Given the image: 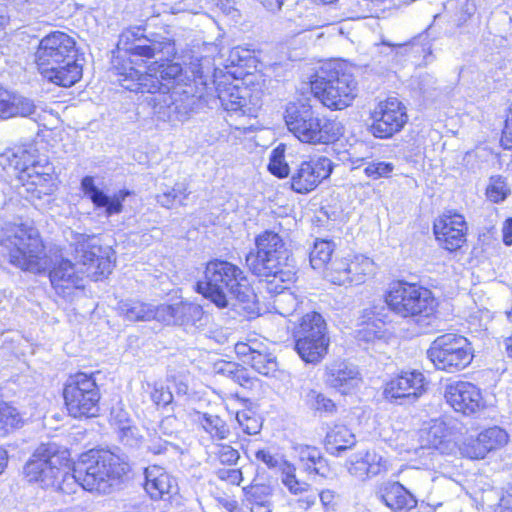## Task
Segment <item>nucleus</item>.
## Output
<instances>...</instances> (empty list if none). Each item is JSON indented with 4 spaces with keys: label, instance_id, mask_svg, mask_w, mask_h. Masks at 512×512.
Masks as SVG:
<instances>
[{
    "label": "nucleus",
    "instance_id": "obj_1",
    "mask_svg": "<svg viewBox=\"0 0 512 512\" xmlns=\"http://www.w3.org/2000/svg\"><path fill=\"white\" fill-rule=\"evenodd\" d=\"M119 50L129 54L128 61L114 66L117 82L135 93L169 91V84L182 76V66L171 61L176 55L175 42L168 34H145L142 27H130L120 35Z\"/></svg>",
    "mask_w": 512,
    "mask_h": 512
},
{
    "label": "nucleus",
    "instance_id": "obj_2",
    "mask_svg": "<svg viewBox=\"0 0 512 512\" xmlns=\"http://www.w3.org/2000/svg\"><path fill=\"white\" fill-rule=\"evenodd\" d=\"M128 471L129 464L111 451L90 450L80 455L64 479L62 493L72 494L81 487L89 492L109 494Z\"/></svg>",
    "mask_w": 512,
    "mask_h": 512
},
{
    "label": "nucleus",
    "instance_id": "obj_3",
    "mask_svg": "<svg viewBox=\"0 0 512 512\" xmlns=\"http://www.w3.org/2000/svg\"><path fill=\"white\" fill-rule=\"evenodd\" d=\"M35 63L43 78L59 86L70 87L82 75L77 63L76 42L61 31L51 32L39 41Z\"/></svg>",
    "mask_w": 512,
    "mask_h": 512
},
{
    "label": "nucleus",
    "instance_id": "obj_4",
    "mask_svg": "<svg viewBox=\"0 0 512 512\" xmlns=\"http://www.w3.org/2000/svg\"><path fill=\"white\" fill-rule=\"evenodd\" d=\"M196 290L218 308L228 307L230 299L250 303L255 297L244 271L222 259H213L206 264L204 279L196 283Z\"/></svg>",
    "mask_w": 512,
    "mask_h": 512
},
{
    "label": "nucleus",
    "instance_id": "obj_5",
    "mask_svg": "<svg viewBox=\"0 0 512 512\" xmlns=\"http://www.w3.org/2000/svg\"><path fill=\"white\" fill-rule=\"evenodd\" d=\"M100 246L81 243L76 248V263L61 259L54 263L49 272L51 285L58 295L66 297L75 288H80L83 276L94 281L107 276L112 270V262L107 255H102Z\"/></svg>",
    "mask_w": 512,
    "mask_h": 512
},
{
    "label": "nucleus",
    "instance_id": "obj_6",
    "mask_svg": "<svg viewBox=\"0 0 512 512\" xmlns=\"http://www.w3.org/2000/svg\"><path fill=\"white\" fill-rule=\"evenodd\" d=\"M255 250L245 257L249 270L258 277L279 278L283 283L295 280V262L283 238L272 230L255 237Z\"/></svg>",
    "mask_w": 512,
    "mask_h": 512
},
{
    "label": "nucleus",
    "instance_id": "obj_7",
    "mask_svg": "<svg viewBox=\"0 0 512 512\" xmlns=\"http://www.w3.org/2000/svg\"><path fill=\"white\" fill-rule=\"evenodd\" d=\"M0 239V265L5 259L24 271L42 269L43 244L38 230L27 223H7Z\"/></svg>",
    "mask_w": 512,
    "mask_h": 512
},
{
    "label": "nucleus",
    "instance_id": "obj_8",
    "mask_svg": "<svg viewBox=\"0 0 512 512\" xmlns=\"http://www.w3.org/2000/svg\"><path fill=\"white\" fill-rule=\"evenodd\" d=\"M285 122L288 130L302 143L329 144L344 133L339 121L321 116L306 103L290 104L286 109Z\"/></svg>",
    "mask_w": 512,
    "mask_h": 512
},
{
    "label": "nucleus",
    "instance_id": "obj_9",
    "mask_svg": "<svg viewBox=\"0 0 512 512\" xmlns=\"http://www.w3.org/2000/svg\"><path fill=\"white\" fill-rule=\"evenodd\" d=\"M69 461L68 449L54 442L42 443L25 464L24 473L29 482L62 492L64 479L70 473Z\"/></svg>",
    "mask_w": 512,
    "mask_h": 512
},
{
    "label": "nucleus",
    "instance_id": "obj_10",
    "mask_svg": "<svg viewBox=\"0 0 512 512\" xmlns=\"http://www.w3.org/2000/svg\"><path fill=\"white\" fill-rule=\"evenodd\" d=\"M314 96L331 110H342L356 97L357 83L351 73L344 71L341 63H324L311 81Z\"/></svg>",
    "mask_w": 512,
    "mask_h": 512
},
{
    "label": "nucleus",
    "instance_id": "obj_11",
    "mask_svg": "<svg viewBox=\"0 0 512 512\" xmlns=\"http://www.w3.org/2000/svg\"><path fill=\"white\" fill-rule=\"evenodd\" d=\"M385 301L389 308L402 317H429L435 310L432 292L422 286L398 281L392 283Z\"/></svg>",
    "mask_w": 512,
    "mask_h": 512
},
{
    "label": "nucleus",
    "instance_id": "obj_12",
    "mask_svg": "<svg viewBox=\"0 0 512 512\" xmlns=\"http://www.w3.org/2000/svg\"><path fill=\"white\" fill-rule=\"evenodd\" d=\"M63 397L68 414L73 418H91L99 413L101 398L93 375L78 372L67 379Z\"/></svg>",
    "mask_w": 512,
    "mask_h": 512
},
{
    "label": "nucleus",
    "instance_id": "obj_13",
    "mask_svg": "<svg viewBox=\"0 0 512 512\" xmlns=\"http://www.w3.org/2000/svg\"><path fill=\"white\" fill-rule=\"evenodd\" d=\"M295 350L306 363H318L327 354L329 337L323 316L318 312L305 314L293 332Z\"/></svg>",
    "mask_w": 512,
    "mask_h": 512
},
{
    "label": "nucleus",
    "instance_id": "obj_14",
    "mask_svg": "<svg viewBox=\"0 0 512 512\" xmlns=\"http://www.w3.org/2000/svg\"><path fill=\"white\" fill-rule=\"evenodd\" d=\"M191 85L185 89L175 87L171 92L160 90L147 92L145 101L151 107L152 114L160 121H184L198 105L199 96L193 92Z\"/></svg>",
    "mask_w": 512,
    "mask_h": 512
},
{
    "label": "nucleus",
    "instance_id": "obj_15",
    "mask_svg": "<svg viewBox=\"0 0 512 512\" xmlns=\"http://www.w3.org/2000/svg\"><path fill=\"white\" fill-rule=\"evenodd\" d=\"M427 355L438 370L450 373L464 369L473 359L469 341L453 333L438 336L431 343Z\"/></svg>",
    "mask_w": 512,
    "mask_h": 512
},
{
    "label": "nucleus",
    "instance_id": "obj_16",
    "mask_svg": "<svg viewBox=\"0 0 512 512\" xmlns=\"http://www.w3.org/2000/svg\"><path fill=\"white\" fill-rule=\"evenodd\" d=\"M371 134L387 139L400 132L408 121L406 107L397 98L380 102L372 112Z\"/></svg>",
    "mask_w": 512,
    "mask_h": 512
},
{
    "label": "nucleus",
    "instance_id": "obj_17",
    "mask_svg": "<svg viewBox=\"0 0 512 512\" xmlns=\"http://www.w3.org/2000/svg\"><path fill=\"white\" fill-rule=\"evenodd\" d=\"M333 171L332 161L324 156L311 158L298 164L291 173L293 191L306 194L314 190Z\"/></svg>",
    "mask_w": 512,
    "mask_h": 512
},
{
    "label": "nucleus",
    "instance_id": "obj_18",
    "mask_svg": "<svg viewBox=\"0 0 512 512\" xmlns=\"http://www.w3.org/2000/svg\"><path fill=\"white\" fill-rule=\"evenodd\" d=\"M444 397L454 411L475 416L485 408L480 390L472 383L458 381L446 386Z\"/></svg>",
    "mask_w": 512,
    "mask_h": 512
},
{
    "label": "nucleus",
    "instance_id": "obj_19",
    "mask_svg": "<svg viewBox=\"0 0 512 512\" xmlns=\"http://www.w3.org/2000/svg\"><path fill=\"white\" fill-rule=\"evenodd\" d=\"M219 101L231 116L257 117L261 108V101L257 95H253L247 87L228 85L218 90Z\"/></svg>",
    "mask_w": 512,
    "mask_h": 512
},
{
    "label": "nucleus",
    "instance_id": "obj_20",
    "mask_svg": "<svg viewBox=\"0 0 512 512\" xmlns=\"http://www.w3.org/2000/svg\"><path fill=\"white\" fill-rule=\"evenodd\" d=\"M424 380V375L419 371L402 372L386 383L383 395L391 403L414 401L424 391Z\"/></svg>",
    "mask_w": 512,
    "mask_h": 512
},
{
    "label": "nucleus",
    "instance_id": "obj_21",
    "mask_svg": "<svg viewBox=\"0 0 512 512\" xmlns=\"http://www.w3.org/2000/svg\"><path fill=\"white\" fill-rule=\"evenodd\" d=\"M433 231L444 249L456 251L466 242L467 225L460 214H443L435 220Z\"/></svg>",
    "mask_w": 512,
    "mask_h": 512
},
{
    "label": "nucleus",
    "instance_id": "obj_22",
    "mask_svg": "<svg viewBox=\"0 0 512 512\" xmlns=\"http://www.w3.org/2000/svg\"><path fill=\"white\" fill-rule=\"evenodd\" d=\"M145 492L153 501H167L178 494V483L166 469L159 465H150L143 471Z\"/></svg>",
    "mask_w": 512,
    "mask_h": 512
},
{
    "label": "nucleus",
    "instance_id": "obj_23",
    "mask_svg": "<svg viewBox=\"0 0 512 512\" xmlns=\"http://www.w3.org/2000/svg\"><path fill=\"white\" fill-rule=\"evenodd\" d=\"M159 321L199 328L204 325V311L199 304L179 302L158 306Z\"/></svg>",
    "mask_w": 512,
    "mask_h": 512
},
{
    "label": "nucleus",
    "instance_id": "obj_24",
    "mask_svg": "<svg viewBox=\"0 0 512 512\" xmlns=\"http://www.w3.org/2000/svg\"><path fill=\"white\" fill-rule=\"evenodd\" d=\"M81 190L96 208L105 209V215L107 217L121 213L123 210V202L126 197L130 195L128 190H120L112 196H109L95 185L92 176L82 178Z\"/></svg>",
    "mask_w": 512,
    "mask_h": 512
},
{
    "label": "nucleus",
    "instance_id": "obj_25",
    "mask_svg": "<svg viewBox=\"0 0 512 512\" xmlns=\"http://www.w3.org/2000/svg\"><path fill=\"white\" fill-rule=\"evenodd\" d=\"M324 381L327 386L348 394L360 385L362 378L357 366L341 361L326 367Z\"/></svg>",
    "mask_w": 512,
    "mask_h": 512
},
{
    "label": "nucleus",
    "instance_id": "obj_26",
    "mask_svg": "<svg viewBox=\"0 0 512 512\" xmlns=\"http://www.w3.org/2000/svg\"><path fill=\"white\" fill-rule=\"evenodd\" d=\"M348 472L360 479L375 477L387 471V461L374 450L358 452L346 462Z\"/></svg>",
    "mask_w": 512,
    "mask_h": 512
},
{
    "label": "nucleus",
    "instance_id": "obj_27",
    "mask_svg": "<svg viewBox=\"0 0 512 512\" xmlns=\"http://www.w3.org/2000/svg\"><path fill=\"white\" fill-rule=\"evenodd\" d=\"M508 442V434L498 426L482 431L475 440L465 444L463 453L471 459H483L488 452L504 446Z\"/></svg>",
    "mask_w": 512,
    "mask_h": 512
},
{
    "label": "nucleus",
    "instance_id": "obj_28",
    "mask_svg": "<svg viewBox=\"0 0 512 512\" xmlns=\"http://www.w3.org/2000/svg\"><path fill=\"white\" fill-rule=\"evenodd\" d=\"M378 498L394 512H408L417 506L416 497L399 482L385 484Z\"/></svg>",
    "mask_w": 512,
    "mask_h": 512
},
{
    "label": "nucleus",
    "instance_id": "obj_29",
    "mask_svg": "<svg viewBox=\"0 0 512 512\" xmlns=\"http://www.w3.org/2000/svg\"><path fill=\"white\" fill-rule=\"evenodd\" d=\"M36 113L33 100L0 87V118L32 117Z\"/></svg>",
    "mask_w": 512,
    "mask_h": 512
},
{
    "label": "nucleus",
    "instance_id": "obj_30",
    "mask_svg": "<svg viewBox=\"0 0 512 512\" xmlns=\"http://www.w3.org/2000/svg\"><path fill=\"white\" fill-rule=\"evenodd\" d=\"M117 310L121 316L132 322L149 321L151 319L159 320L158 306L154 307L151 304L138 300H121L117 304Z\"/></svg>",
    "mask_w": 512,
    "mask_h": 512
},
{
    "label": "nucleus",
    "instance_id": "obj_31",
    "mask_svg": "<svg viewBox=\"0 0 512 512\" xmlns=\"http://www.w3.org/2000/svg\"><path fill=\"white\" fill-rule=\"evenodd\" d=\"M355 435L343 425L335 426L325 437V448L328 453L339 456L343 451L354 446Z\"/></svg>",
    "mask_w": 512,
    "mask_h": 512
},
{
    "label": "nucleus",
    "instance_id": "obj_32",
    "mask_svg": "<svg viewBox=\"0 0 512 512\" xmlns=\"http://www.w3.org/2000/svg\"><path fill=\"white\" fill-rule=\"evenodd\" d=\"M302 397L305 405L320 416H330L337 412L334 401L318 390L304 388Z\"/></svg>",
    "mask_w": 512,
    "mask_h": 512
},
{
    "label": "nucleus",
    "instance_id": "obj_33",
    "mask_svg": "<svg viewBox=\"0 0 512 512\" xmlns=\"http://www.w3.org/2000/svg\"><path fill=\"white\" fill-rule=\"evenodd\" d=\"M300 461L304 463L305 469L326 477L329 469L326 460L322 457L318 448L312 446H301L299 448Z\"/></svg>",
    "mask_w": 512,
    "mask_h": 512
},
{
    "label": "nucleus",
    "instance_id": "obj_34",
    "mask_svg": "<svg viewBox=\"0 0 512 512\" xmlns=\"http://www.w3.org/2000/svg\"><path fill=\"white\" fill-rule=\"evenodd\" d=\"M197 421L213 440L222 441L230 436L227 423L218 415L199 413Z\"/></svg>",
    "mask_w": 512,
    "mask_h": 512
},
{
    "label": "nucleus",
    "instance_id": "obj_35",
    "mask_svg": "<svg viewBox=\"0 0 512 512\" xmlns=\"http://www.w3.org/2000/svg\"><path fill=\"white\" fill-rule=\"evenodd\" d=\"M348 264V272L351 276L348 284L359 285L364 283L366 277L374 273L373 261L364 255L349 256Z\"/></svg>",
    "mask_w": 512,
    "mask_h": 512
},
{
    "label": "nucleus",
    "instance_id": "obj_36",
    "mask_svg": "<svg viewBox=\"0 0 512 512\" xmlns=\"http://www.w3.org/2000/svg\"><path fill=\"white\" fill-rule=\"evenodd\" d=\"M188 184L186 182H177L172 188H168L156 196L157 203L167 209H171L176 204L185 205L184 201L188 198Z\"/></svg>",
    "mask_w": 512,
    "mask_h": 512
},
{
    "label": "nucleus",
    "instance_id": "obj_37",
    "mask_svg": "<svg viewBox=\"0 0 512 512\" xmlns=\"http://www.w3.org/2000/svg\"><path fill=\"white\" fill-rule=\"evenodd\" d=\"M0 164L8 166L15 171L24 172L34 166L30 154L22 148L8 149L0 156Z\"/></svg>",
    "mask_w": 512,
    "mask_h": 512
},
{
    "label": "nucleus",
    "instance_id": "obj_38",
    "mask_svg": "<svg viewBox=\"0 0 512 512\" xmlns=\"http://www.w3.org/2000/svg\"><path fill=\"white\" fill-rule=\"evenodd\" d=\"M349 256L334 258L325 268V277L336 285H347L351 276H349Z\"/></svg>",
    "mask_w": 512,
    "mask_h": 512
},
{
    "label": "nucleus",
    "instance_id": "obj_39",
    "mask_svg": "<svg viewBox=\"0 0 512 512\" xmlns=\"http://www.w3.org/2000/svg\"><path fill=\"white\" fill-rule=\"evenodd\" d=\"M334 243L328 240H316L309 254L310 264L314 269L326 268L332 261Z\"/></svg>",
    "mask_w": 512,
    "mask_h": 512
},
{
    "label": "nucleus",
    "instance_id": "obj_40",
    "mask_svg": "<svg viewBox=\"0 0 512 512\" xmlns=\"http://www.w3.org/2000/svg\"><path fill=\"white\" fill-rule=\"evenodd\" d=\"M249 362L256 372L265 376H269L277 370L276 358L267 351H251Z\"/></svg>",
    "mask_w": 512,
    "mask_h": 512
},
{
    "label": "nucleus",
    "instance_id": "obj_41",
    "mask_svg": "<svg viewBox=\"0 0 512 512\" xmlns=\"http://www.w3.org/2000/svg\"><path fill=\"white\" fill-rule=\"evenodd\" d=\"M23 423L18 410L6 402H0V432L3 434L19 428Z\"/></svg>",
    "mask_w": 512,
    "mask_h": 512
},
{
    "label": "nucleus",
    "instance_id": "obj_42",
    "mask_svg": "<svg viewBox=\"0 0 512 512\" xmlns=\"http://www.w3.org/2000/svg\"><path fill=\"white\" fill-rule=\"evenodd\" d=\"M285 149L284 144H279L270 154L268 170L278 178H285L291 172L285 161Z\"/></svg>",
    "mask_w": 512,
    "mask_h": 512
},
{
    "label": "nucleus",
    "instance_id": "obj_43",
    "mask_svg": "<svg viewBox=\"0 0 512 512\" xmlns=\"http://www.w3.org/2000/svg\"><path fill=\"white\" fill-rule=\"evenodd\" d=\"M509 194L510 189L504 177L498 175L490 178V183L486 189V195L490 201L494 203L502 202Z\"/></svg>",
    "mask_w": 512,
    "mask_h": 512
},
{
    "label": "nucleus",
    "instance_id": "obj_44",
    "mask_svg": "<svg viewBox=\"0 0 512 512\" xmlns=\"http://www.w3.org/2000/svg\"><path fill=\"white\" fill-rule=\"evenodd\" d=\"M298 305L297 297L291 292H282L274 300V308L282 316L292 315Z\"/></svg>",
    "mask_w": 512,
    "mask_h": 512
},
{
    "label": "nucleus",
    "instance_id": "obj_45",
    "mask_svg": "<svg viewBox=\"0 0 512 512\" xmlns=\"http://www.w3.org/2000/svg\"><path fill=\"white\" fill-rule=\"evenodd\" d=\"M236 420L243 432L248 435H255L261 429V422L250 410L237 412Z\"/></svg>",
    "mask_w": 512,
    "mask_h": 512
},
{
    "label": "nucleus",
    "instance_id": "obj_46",
    "mask_svg": "<svg viewBox=\"0 0 512 512\" xmlns=\"http://www.w3.org/2000/svg\"><path fill=\"white\" fill-rule=\"evenodd\" d=\"M493 498H497L496 504L490 503L494 512H512V493L502 490H492L485 496L486 501L491 502Z\"/></svg>",
    "mask_w": 512,
    "mask_h": 512
},
{
    "label": "nucleus",
    "instance_id": "obj_47",
    "mask_svg": "<svg viewBox=\"0 0 512 512\" xmlns=\"http://www.w3.org/2000/svg\"><path fill=\"white\" fill-rule=\"evenodd\" d=\"M281 481L283 485L294 495L305 493L309 490L310 485L304 481H300L296 478L294 471L291 467L283 470Z\"/></svg>",
    "mask_w": 512,
    "mask_h": 512
},
{
    "label": "nucleus",
    "instance_id": "obj_48",
    "mask_svg": "<svg viewBox=\"0 0 512 512\" xmlns=\"http://www.w3.org/2000/svg\"><path fill=\"white\" fill-rule=\"evenodd\" d=\"M426 434L428 447L443 453L445 449V434L442 424H435L431 426Z\"/></svg>",
    "mask_w": 512,
    "mask_h": 512
},
{
    "label": "nucleus",
    "instance_id": "obj_49",
    "mask_svg": "<svg viewBox=\"0 0 512 512\" xmlns=\"http://www.w3.org/2000/svg\"><path fill=\"white\" fill-rule=\"evenodd\" d=\"M393 169V164L388 162H371L365 167L364 173L370 178L379 179L389 176Z\"/></svg>",
    "mask_w": 512,
    "mask_h": 512
},
{
    "label": "nucleus",
    "instance_id": "obj_50",
    "mask_svg": "<svg viewBox=\"0 0 512 512\" xmlns=\"http://www.w3.org/2000/svg\"><path fill=\"white\" fill-rule=\"evenodd\" d=\"M151 400L158 406H166L172 402L173 395L163 385H155L151 392Z\"/></svg>",
    "mask_w": 512,
    "mask_h": 512
},
{
    "label": "nucleus",
    "instance_id": "obj_51",
    "mask_svg": "<svg viewBox=\"0 0 512 512\" xmlns=\"http://www.w3.org/2000/svg\"><path fill=\"white\" fill-rule=\"evenodd\" d=\"M240 455L239 452L230 445H220L218 450V458L221 463L227 465L236 464Z\"/></svg>",
    "mask_w": 512,
    "mask_h": 512
},
{
    "label": "nucleus",
    "instance_id": "obj_52",
    "mask_svg": "<svg viewBox=\"0 0 512 512\" xmlns=\"http://www.w3.org/2000/svg\"><path fill=\"white\" fill-rule=\"evenodd\" d=\"M427 40V35H419L418 37L413 38L409 43L399 45L400 47H410L415 52H419L421 48V52L424 54L431 53V45Z\"/></svg>",
    "mask_w": 512,
    "mask_h": 512
},
{
    "label": "nucleus",
    "instance_id": "obj_53",
    "mask_svg": "<svg viewBox=\"0 0 512 512\" xmlns=\"http://www.w3.org/2000/svg\"><path fill=\"white\" fill-rule=\"evenodd\" d=\"M218 477L233 485H240V482L242 481V472L239 469H220L218 471Z\"/></svg>",
    "mask_w": 512,
    "mask_h": 512
},
{
    "label": "nucleus",
    "instance_id": "obj_54",
    "mask_svg": "<svg viewBox=\"0 0 512 512\" xmlns=\"http://www.w3.org/2000/svg\"><path fill=\"white\" fill-rule=\"evenodd\" d=\"M266 279V291L272 295H275V298H277V295H280L282 292H287V283H283L279 280V278L269 277Z\"/></svg>",
    "mask_w": 512,
    "mask_h": 512
},
{
    "label": "nucleus",
    "instance_id": "obj_55",
    "mask_svg": "<svg viewBox=\"0 0 512 512\" xmlns=\"http://www.w3.org/2000/svg\"><path fill=\"white\" fill-rule=\"evenodd\" d=\"M169 446H172L169 441L155 438L150 440L147 450L154 455H161L167 452Z\"/></svg>",
    "mask_w": 512,
    "mask_h": 512
},
{
    "label": "nucleus",
    "instance_id": "obj_56",
    "mask_svg": "<svg viewBox=\"0 0 512 512\" xmlns=\"http://www.w3.org/2000/svg\"><path fill=\"white\" fill-rule=\"evenodd\" d=\"M255 457L257 460L265 463L268 468H276L280 465L279 459L272 455L268 450H258L255 453Z\"/></svg>",
    "mask_w": 512,
    "mask_h": 512
},
{
    "label": "nucleus",
    "instance_id": "obj_57",
    "mask_svg": "<svg viewBox=\"0 0 512 512\" xmlns=\"http://www.w3.org/2000/svg\"><path fill=\"white\" fill-rule=\"evenodd\" d=\"M320 501L326 510H335L336 508V493L333 490L326 489L319 494Z\"/></svg>",
    "mask_w": 512,
    "mask_h": 512
},
{
    "label": "nucleus",
    "instance_id": "obj_58",
    "mask_svg": "<svg viewBox=\"0 0 512 512\" xmlns=\"http://www.w3.org/2000/svg\"><path fill=\"white\" fill-rule=\"evenodd\" d=\"M217 6L225 15L230 16L233 19L239 16L235 0H219Z\"/></svg>",
    "mask_w": 512,
    "mask_h": 512
},
{
    "label": "nucleus",
    "instance_id": "obj_59",
    "mask_svg": "<svg viewBox=\"0 0 512 512\" xmlns=\"http://www.w3.org/2000/svg\"><path fill=\"white\" fill-rule=\"evenodd\" d=\"M229 373L232 374V378L238 382L241 386H246L250 382V378L247 376L245 369H235L229 370Z\"/></svg>",
    "mask_w": 512,
    "mask_h": 512
},
{
    "label": "nucleus",
    "instance_id": "obj_60",
    "mask_svg": "<svg viewBox=\"0 0 512 512\" xmlns=\"http://www.w3.org/2000/svg\"><path fill=\"white\" fill-rule=\"evenodd\" d=\"M503 242L507 246L512 245V218H508L502 227Z\"/></svg>",
    "mask_w": 512,
    "mask_h": 512
},
{
    "label": "nucleus",
    "instance_id": "obj_61",
    "mask_svg": "<svg viewBox=\"0 0 512 512\" xmlns=\"http://www.w3.org/2000/svg\"><path fill=\"white\" fill-rule=\"evenodd\" d=\"M222 506L228 511V512H240L241 508L238 505V502L234 499H223L221 500Z\"/></svg>",
    "mask_w": 512,
    "mask_h": 512
},
{
    "label": "nucleus",
    "instance_id": "obj_62",
    "mask_svg": "<svg viewBox=\"0 0 512 512\" xmlns=\"http://www.w3.org/2000/svg\"><path fill=\"white\" fill-rule=\"evenodd\" d=\"M191 72L193 73L194 79L202 80L204 78V71L202 64H193L191 63Z\"/></svg>",
    "mask_w": 512,
    "mask_h": 512
},
{
    "label": "nucleus",
    "instance_id": "obj_63",
    "mask_svg": "<svg viewBox=\"0 0 512 512\" xmlns=\"http://www.w3.org/2000/svg\"><path fill=\"white\" fill-rule=\"evenodd\" d=\"M236 350H237V352L239 354H242V355L247 356V357L250 358L251 351H253L255 349L252 348L251 346L247 345V344L240 343V344L236 345Z\"/></svg>",
    "mask_w": 512,
    "mask_h": 512
},
{
    "label": "nucleus",
    "instance_id": "obj_64",
    "mask_svg": "<svg viewBox=\"0 0 512 512\" xmlns=\"http://www.w3.org/2000/svg\"><path fill=\"white\" fill-rule=\"evenodd\" d=\"M7 461H8V455H7V451L0 447V474L3 473V471L5 470L6 466H7Z\"/></svg>",
    "mask_w": 512,
    "mask_h": 512
}]
</instances>
